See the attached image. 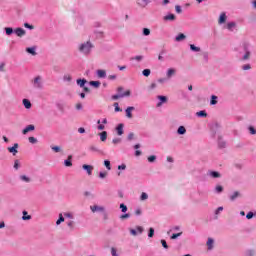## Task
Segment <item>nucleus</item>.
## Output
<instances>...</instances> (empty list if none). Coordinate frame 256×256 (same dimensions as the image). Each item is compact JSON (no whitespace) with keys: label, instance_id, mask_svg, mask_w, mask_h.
I'll return each mask as SVG.
<instances>
[{"label":"nucleus","instance_id":"ea45409f","mask_svg":"<svg viewBox=\"0 0 256 256\" xmlns=\"http://www.w3.org/2000/svg\"><path fill=\"white\" fill-rule=\"evenodd\" d=\"M141 201H145L147 199H149V195H147V193L143 192L140 196Z\"/></svg>","mask_w":256,"mask_h":256},{"label":"nucleus","instance_id":"a19ab883","mask_svg":"<svg viewBox=\"0 0 256 256\" xmlns=\"http://www.w3.org/2000/svg\"><path fill=\"white\" fill-rule=\"evenodd\" d=\"M21 181H25V183H29V181H31V179H29V177H27L26 175H22L20 176Z\"/></svg>","mask_w":256,"mask_h":256},{"label":"nucleus","instance_id":"4468645a","mask_svg":"<svg viewBox=\"0 0 256 256\" xmlns=\"http://www.w3.org/2000/svg\"><path fill=\"white\" fill-rule=\"evenodd\" d=\"M97 75L100 79H105V77H107V72L105 70H97Z\"/></svg>","mask_w":256,"mask_h":256},{"label":"nucleus","instance_id":"423d86ee","mask_svg":"<svg viewBox=\"0 0 256 256\" xmlns=\"http://www.w3.org/2000/svg\"><path fill=\"white\" fill-rule=\"evenodd\" d=\"M29 131H35V126L33 124L26 126L23 129L22 133H23V135H27L29 133Z\"/></svg>","mask_w":256,"mask_h":256},{"label":"nucleus","instance_id":"2eb2a0df","mask_svg":"<svg viewBox=\"0 0 256 256\" xmlns=\"http://www.w3.org/2000/svg\"><path fill=\"white\" fill-rule=\"evenodd\" d=\"M209 175L210 177H213V179H219V177H221V174L217 171H210Z\"/></svg>","mask_w":256,"mask_h":256},{"label":"nucleus","instance_id":"4be33fe9","mask_svg":"<svg viewBox=\"0 0 256 256\" xmlns=\"http://www.w3.org/2000/svg\"><path fill=\"white\" fill-rule=\"evenodd\" d=\"M236 23L235 22H229L228 24H227V30L228 31H233V28L234 27H236Z\"/></svg>","mask_w":256,"mask_h":256},{"label":"nucleus","instance_id":"4c0bfd02","mask_svg":"<svg viewBox=\"0 0 256 256\" xmlns=\"http://www.w3.org/2000/svg\"><path fill=\"white\" fill-rule=\"evenodd\" d=\"M5 32H6V35H13V28H11V27H6V28H5Z\"/></svg>","mask_w":256,"mask_h":256},{"label":"nucleus","instance_id":"7c9ffc66","mask_svg":"<svg viewBox=\"0 0 256 256\" xmlns=\"http://www.w3.org/2000/svg\"><path fill=\"white\" fill-rule=\"evenodd\" d=\"M173 75H175V69H173V68L168 69L167 77L171 78Z\"/></svg>","mask_w":256,"mask_h":256},{"label":"nucleus","instance_id":"de8ad7c7","mask_svg":"<svg viewBox=\"0 0 256 256\" xmlns=\"http://www.w3.org/2000/svg\"><path fill=\"white\" fill-rule=\"evenodd\" d=\"M52 151H54L55 153H59L61 151V147L59 146H52L51 147Z\"/></svg>","mask_w":256,"mask_h":256},{"label":"nucleus","instance_id":"6e6d98bb","mask_svg":"<svg viewBox=\"0 0 256 256\" xmlns=\"http://www.w3.org/2000/svg\"><path fill=\"white\" fill-rule=\"evenodd\" d=\"M135 138V134L133 133V132H130L129 134H128V141H133V139Z\"/></svg>","mask_w":256,"mask_h":256},{"label":"nucleus","instance_id":"5fc2aeb1","mask_svg":"<svg viewBox=\"0 0 256 256\" xmlns=\"http://www.w3.org/2000/svg\"><path fill=\"white\" fill-rule=\"evenodd\" d=\"M112 143H113L114 145H119V143H121V138H114V139L112 140Z\"/></svg>","mask_w":256,"mask_h":256},{"label":"nucleus","instance_id":"774afa93","mask_svg":"<svg viewBox=\"0 0 256 256\" xmlns=\"http://www.w3.org/2000/svg\"><path fill=\"white\" fill-rule=\"evenodd\" d=\"M253 212H249L247 215H246V218L247 219H253Z\"/></svg>","mask_w":256,"mask_h":256},{"label":"nucleus","instance_id":"7ed1b4c3","mask_svg":"<svg viewBox=\"0 0 256 256\" xmlns=\"http://www.w3.org/2000/svg\"><path fill=\"white\" fill-rule=\"evenodd\" d=\"M131 95V91L127 90L123 94H115L112 95L113 101H117V99H123V97H129Z\"/></svg>","mask_w":256,"mask_h":256},{"label":"nucleus","instance_id":"37998d69","mask_svg":"<svg viewBox=\"0 0 256 256\" xmlns=\"http://www.w3.org/2000/svg\"><path fill=\"white\" fill-rule=\"evenodd\" d=\"M155 235V229L153 228H149V231H148V237H153Z\"/></svg>","mask_w":256,"mask_h":256},{"label":"nucleus","instance_id":"052dcab7","mask_svg":"<svg viewBox=\"0 0 256 256\" xmlns=\"http://www.w3.org/2000/svg\"><path fill=\"white\" fill-rule=\"evenodd\" d=\"M161 243H162V247H164V249H169V245H167V241L161 240Z\"/></svg>","mask_w":256,"mask_h":256},{"label":"nucleus","instance_id":"72a5a7b5","mask_svg":"<svg viewBox=\"0 0 256 256\" xmlns=\"http://www.w3.org/2000/svg\"><path fill=\"white\" fill-rule=\"evenodd\" d=\"M142 75H144V77H149V75H151V70L150 69H144L142 71Z\"/></svg>","mask_w":256,"mask_h":256},{"label":"nucleus","instance_id":"6ab92c4d","mask_svg":"<svg viewBox=\"0 0 256 256\" xmlns=\"http://www.w3.org/2000/svg\"><path fill=\"white\" fill-rule=\"evenodd\" d=\"M213 243H214L213 238H208L207 247H208L209 251H211V249H213Z\"/></svg>","mask_w":256,"mask_h":256},{"label":"nucleus","instance_id":"393cba45","mask_svg":"<svg viewBox=\"0 0 256 256\" xmlns=\"http://www.w3.org/2000/svg\"><path fill=\"white\" fill-rule=\"evenodd\" d=\"M226 19H227V15H225V13H222L219 18L220 25L223 24L226 21Z\"/></svg>","mask_w":256,"mask_h":256},{"label":"nucleus","instance_id":"bf43d9fd","mask_svg":"<svg viewBox=\"0 0 256 256\" xmlns=\"http://www.w3.org/2000/svg\"><path fill=\"white\" fill-rule=\"evenodd\" d=\"M129 217H131V214L126 213L120 216V219H129Z\"/></svg>","mask_w":256,"mask_h":256},{"label":"nucleus","instance_id":"603ef678","mask_svg":"<svg viewBox=\"0 0 256 256\" xmlns=\"http://www.w3.org/2000/svg\"><path fill=\"white\" fill-rule=\"evenodd\" d=\"M156 159H157V156H155V155H152V156L148 157L149 163H153Z\"/></svg>","mask_w":256,"mask_h":256},{"label":"nucleus","instance_id":"e433bc0d","mask_svg":"<svg viewBox=\"0 0 256 256\" xmlns=\"http://www.w3.org/2000/svg\"><path fill=\"white\" fill-rule=\"evenodd\" d=\"M72 79H73V78H72L71 75H69V74H65L64 77H63V80H64V81H67L68 83L71 82Z\"/></svg>","mask_w":256,"mask_h":256},{"label":"nucleus","instance_id":"aec40b11","mask_svg":"<svg viewBox=\"0 0 256 256\" xmlns=\"http://www.w3.org/2000/svg\"><path fill=\"white\" fill-rule=\"evenodd\" d=\"M89 83H90L91 87H95L96 89L101 87V82H99V81H90Z\"/></svg>","mask_w":256,"mask_h":256},{"label":"nucleus","instance_id":"4d7b16f0","mask_svg":"<svg viewBox=\"0 0 256 256\" xmlns=\"http://www.w3.org/2000/svg\"><path fill=\"white\" fill-rule=\"evenodd\" d=\"M243 71H249L251 69V64H246L242 66Z\"/></svg>","mask_w":256,"mask_h":256},{"label":"nucleus","instance_id":"bb28decb","mask_svg":"<svg viewBox=\"0 0 256 256\" xmlns=\"http://www.w3.org/2000/svg\"><path fill=\"white\" fill-rule=\"evenodd\" d=\"M67 226L70 228V231H73V229H75V222L70 220L67 222Z\"/></svg>","mask_w":256,"mask_h":256},{"label":"nucleus","instance_id":"39448f33","mask_svg":"<svg viewBox=\"0 0 256 256\" xmlns=\"http://www.w3.org/2000/svg\"><path fill=\"white\" fill-rule=\"evenodd\" d=\"M17 149H19V144L17 143H15L13 147H8V151L9 153H12V155H17L18 153Z\"/></svg>","mask_w":256,"mask_h":256},{"label":"nucleus","instance_id":"a18cd8bd","mask_svg":"<svg viewBox=\"0 0 256 256\" xmlns=\"http://www.w3.org/2000/svg\"><path fill=\"white\" fill-rule=\"evenodd\" d=\"M143 35H145V37L151 35V30H149L148 28H144L143 29Z\"/></svg>","mask_w":256,"mask_h":256},{"label":"nucleus","instance_id":"c03bdc74","mask_svg":"<svg viewBox=\"0 0 256 256\" xmlns=\"http://www.w3.org/2000/svg\"><path fill=\"white\" fill-rule=\"evenodd\" d=\"M120 209H121V211H122V213H127V205H125V204H120Z\"/></svg>","mask_w":256,"mask_h":256},{"label":"nucleus","instance_id":"f704fd0d","mask_svg":"<svg viewBox=\"0 0 256 256\" xmlns=\"http://www.w3.org/2000/svg\"><path fill=\"white\" fill-rule=\"evenodd\" d=\"M104 165H105L106 169H108V171H111V161L105 160Z\"/></svg>","mask_w":256,"mask_h":256},{"label":"nucleus","instance_id":"79ce46f5","mask_svg":"<svg viewBox=\"0 0 256 256\" xmlns=\"http://www.w3.org/2000/svg\"><path fill=\"white\" fill-rule=\"evenodd\" d=\"M97 123H98V130L103 131L105 129V125L101 124V120H98Z\"/></svg>","mask_w":256,"mask_h":256},{"label":"nucleus","instance_id":"c9c22d12","mask_svg":"<svg viewBox=\"0 0 256 256\" xmlns=\"http://www.w3.org/2000/svg\"><path fill=\"white\" fill-rule=\"evenodd\" d=\"M197 116L198 117H207V112H205V110H201V111L197 112Z\"/></svg>","mask_w":256,"mask_h":256},{"label":"nucleus","instance_id":"8fccbe9b","mask_svg":"<svg viewBox=\"0 0 256 256\" xmlns=\"http://www.w3.org/2000/svg\"><path fill=\"white\" fill-rule=\"evenodd\" d=\"M181 235H183V232H179V233H176V234H173L170 239H177V237H181Z\"/></svg>","mask_w":256,"mask_h":256},{"label":"nucleus","instance_id":"6e6552de","mask_svg":"<svg viewBox=\"0 0 256 256\" xmlns=\"http://www.w3.org/2000/svg\"><path fill=\"white\" fill-rule=\"evenodd\" d=\"M131 111H135V107L129 106L126 109V117H128V119H132L133 118V114L131 113Z\"/></svg>","mask_w":256,"mask_h":256},{"label":"nucleus","instance_id":"69168bd1","mask_svg":"<svg viewBox=\"0 0 256 256\" xmlns=\"http://www.w3.org/2000/svg\"><path fill=\"white\" fill-rule=\"evenodd\" d=\"M114 107H115V111L116 112H119V111H121V109H120V107H119V103H114Z\"/></svg>","mask_w":256,"mask_h":256},{"label":"nucleus","instance_id":"473e14b6","mask_svg":"<svg viewBox=\"0 0 256 256\" xmlns=\"http://www.w3.org/2000/svg\"><path fill=\"white\" fill-rule=\"evenodd\" d=\"M225 141H222L221 138L218 139V147H220V149L225 148Z\"/></svg>","mask_w":256,"mask_h":256},{"label":"nucleus","instance_id":"1a4fd4ad","mask_svg":"<svg viewBox=\"0 0 256 256\" xmlns=\"http://www.w3.org/2000/svg\"><path fill=\"white\" fill-rule=\"evenodd\" d=\"M82 168L84 169V171H87L88 175H92V173H93V166L84 164L82 166Z\"/></svg>","mask_w":256,"mask_h":256},{"label":"nucleus","instance_id":"9d476101","mask_svg":"<svg viewBox=\"0 0 256 256\" xmlns=\"http://www.w3.org/2000/svg\"><path fill=\"white\" fill-rule=\"evenodd\" d=\"M157 99L160 101L157 103V107H161L163 103H167V96H158Z\"/></svg>","mask_w":256,"mask_h":256},{"label":"nucleus","instance_id":"dca6fc26","mask_svg":"<svg viewBox=\"0 0 256 256\" xmlns=\"http://www.w3.org/2000/svg\"><path fill=\"white\" fill-rule=\"evenodd\" d=\"M23 105L25 109H31V101L29 99H23Z\"/></svg>","mask_w":256,"mask_h":256},{"label":"nucleus","instance_id":"58836bf2","mask_svg":"<svg viewBox=\"0 0 256 256\" xmlns=\"http://www.w3.org/2000/svg\"><path fill=\"white\" fill-rule=\"evenodd\" d=\"M237 197H239V192H238V191L234 192V193L230 196V199H231V201H235V199H236Z\"/></svg>","mask_w":256,"mask_h":256},{"label":"nucleus","instance_id":"c85d7f7f","mask_svg":"<svg viewBox=\"0 0 256 256\" xmlns=\"http://www.w3.org/2000/svg\"><path fill=\"white\" fill-rule=\"evenodd\" d=\"M185 34L180 33L178 36H176L175 41L179 42V41H183V39H185Z\"/></svg>","mask_w":256,"mask_h":256},{"label":"nucleus","instance_id":"338daca9","mask_svg":"<svg viewBox=\"0 0 256 256\" xmlns=\"http://www.w3.org/2000/svg\"><path fill=\"white\" fill-rule=\"evenodd\" d=\"M14 169H19V160L14 161Z\"/></svg>","mask_w":256,"mask_h":256},{"label":"nucleus","instance_id":"9b49d317","mask_svg":"<svg viewBox=\"0 0 256 256\" xmlns=\"http://www.w3.org/2000/svg\"><path fill=\"white\" fill-rule=\"evenodd\" d=\"M73 156L69 155L68 159L64 161L65 167H73Z\"/></svg>","mask_w":256,"mask_h":256},{"label":"nucleus","instance_id":"20e7f679","mask_svg":"<svg viewBox=\"0 0 256 256\" xmlns=\"http://www.w3.org/2000/svg\"><path fill=\"white\" fill-rule=\"evenodd\" d=\"M149 3H151V0H136V5L141 9H145Z\"/></svg>","mask_w":256,"mask_h":256},{"label":"nucleus","instance_id":"ddd939ff","mask_svg":"<svg viewBox=\"0 0 256 256\" xmlns=\"http://www.w3.org/2000/svg\"><path fill=\"white\" fill-rule=\"evenodd\" d=\"M175 19H177L175 14H168V15L164 16V21H175Z\"/></svg>","mask_w":256,"mask_h":256},{"label":"nucleus","instance_id":"0e129e2a","mask_svg":"<svg viewBox=\"0 0 256 256\" xmlns=\"http://www.w3.org/2000/svg\"><path fill=\"white\" fill-rule=\"evenodd\" d=\"M64 217H67L68 219H73V214L67 212V213H64Z\"/></svg>","mask_w":256,"mask_h":256},{"label":"nucleus","instance_id":"f257e3e1","mask_svg":"<svg viewBox=\"0 0 256 256\" xmlns=\"http://www.w3.org/2000/svg\"><path fill=\"white\" fill-rule=\"evenodd\" d=\"M91 49H93V44H91V42H85L79 46L80 53H83L84 55H89Z\"/></svg>","mask_w":256,"mask_h":256},{"label":"nucleus","instance_id":"680f3d73","mask_svg":"<svg viewBox=\"0 0 256 256\" xmlns=\"http://www.w3.org/2000/svg\"><path fill=\"white\" fill-rule=\"evenodd\" d=\"M118 169H119V171H125V169H127V165H125V164L119 165Z\"/></svg>","mask_w":256,"mask_h":256},{"label":"nucleus","instance_id":"13d9d810","mask_svg":"<svg viewBox=\"0 0 256 256\" xmlns=\"http://www.w3.org/2000/svg\"><path fill=\"white\" fill-rule=\"evenodd\" d=\"M111 255L112 256H119V254H117V249H115V248H111Z\"/></svg>","mask_w":256,"mask_h":256},{"label":"nucleus","instance_id":"b1692460","mask_svg":"<svg viewBox=\"0 0 256 256\" xmlns=\"http://www.w3.org/2000/svg\"><path fill=\"white\" fill-rule=\"evenodd\" d=\"M31 215H27V211H23L22 220L23 221H30Z\"/></svg>","mask_w":256,"mask_h":256},{"label":"nucleus","instance_id":"cd10ccee","mask_svg":"<svg viewBox=\"0 0 256 256\" xmlns=\"http://www.w3.org/2000/svg\"><path fill=\"white\" fill-rule=\"evenodd\" d=\"M27 53H30V55H37V52H35V47L26 48Z\"/></svg>","mask_w":256,"mask_h":256},{"label":"nucleus","instance_id":"0eeeda50","mask_svg":"<svg viewBox=\"0 0 256 256\" xmlns=\"http://www.w3.org/2000/svg\"><path fill=\"white\" fill-rule=\"evenodd\" d=\"M90 209H91L92 213H95L96 211H100V212L105 211V207L98 206V205L91 206Z\"/></svg>","mask_w":256,"mask_h":256},{"label":"nucleus","instance_id":"09e8293b","mask_svg":"<svg viewBox=\"0 0 256 256\" xmlns=\"http://www.w3.org/2000/svg\"><path fill=\"white\" fill-rule=\"evenodd\" d=\"M28 141H29V143L35 144V143H37V138L31 136L28 138Z\"/></svg>","mask_w":256,"mask_h":256},{"label":"nucleus","instance_id":"a878e982","mask_svg":"<svg viewBox=\"0 0 256 256\" xmlns=\"http://www.w3.org/2000/svg\"><path fill=\"white\" fill-rule=\"evenodd\" d=\"M65 221L63 214H59V219L56 221V225H61Z\"/></svg>","mask_w":256,"mask_h":256},{"label":"nucleus","instance_id":"f03ea898","mask_svg":"<svg viewBox=\"0 0 256 256\" xmlns=\"http://www.w3.org/2000/svg\"><path fill=\"white\" fill-rule=\"evenodd\" d=\"M32 85L35 89H43V80L41 76H36L32 81Z\"/></svg>","mask_w":256,"mask_h":256},{"label":"nucleus","instance_id":"5701e85b","mask_svg":"<svg viewBox=\"0 0 256 256\" xmlns=\"http://www.w3.org/2000/svg\"><path fill=\"white\" fill-rule=\"evenodd\" d=\"M191 51H194L195 53H199L201 51V48L195 46V44H190Z\"/></svg>","mask_w":256,"mask_h":256},{"label":"nucleus","instance_id":"f8f14e48","mask_svg":"<svg viewBox=\"0 0 256 256\" xmlns=\"http://www.w3.org/2000/svg\"><path fill=\"white\" fill-rule=\"evenodd\" d=\"M14 33L17 35V37H23V35H25V30L23 28H16Z\"/></svg>","mask_w":256,"mask_h":256},{"label":"nucleus","instance_id":"3c124183","mask_svg":"<svg viewBox=\"0 0 256 256\" xmlns=\"http://www.w3.org/2000/svg\"><path fill=\"white\" fill-rule=\"evenodd\" d=\"M250 135H256V129L253 126H250L249 128Z\"/></svg>","mask_w":256,"mask_h":256},{"label":"nucleus","instance_id":"c756f323","mask_svg":"<svg viewBox=\"0 0 256 256\" xmlns=\"http://www.w3.org/2000/svg\"><path fill=\"white\" fill-rule=\"evenodd\" d=\"M100 139L101 141H107V131L100 133Z\"/></svg>","mask_w":256,"mask_h":256},{"label":"nucleus","instance_id":"49530a36","mask_svg":"<svg viewBox=\"0 0 256 256\" xmlns=\"http://www.w3.org/2000/svg\"><path fill=\"white\" fill-rule=\"evenodd\" d=\"M215 191L216 193H223V186L221 185L216 186Z\"/></svg>","mask_w":256,"mask_h":256},{"label":"nucleus","instance_id":"e2e57ef3","mask_svg":"<svg viewBox=\"0 0 256 256\" xmlns=\"http://www.w3.org/2000/svg\"><path fill=\"white\" fill-rule=\"evenodd\" d=\"M175 11H176V13L179 14V13H182L183 10L181 9V7L179 5H176L175 6Z\"/></svg>","mask_w":256,"mask_h":256},{"label":"nucleus","instance_id":"864d4df0","mask_svg":"<svg viewBox=\"0 0 256 256\" xmlns=\"http://www.w3.org/2000/svg\"><path fill=\"white\" fill-rule=\"evenodd\" d=\"M250 55H251V52L246 51V53H245L244 56H243V60H244V61H247V59H249Z\"/></svg>","mask_w":256,"mask_h":256},{"label":"nucleus","instance_id":"f3484780","mask_svg":"<svg viewBox=\"0 0 256 256\" xmlns=\"http://www.w3.org/2000/svg\"><path fill=\"white\" fill-rule=\"evenodd\" d=\"M178 135H185L187 133V129L184 126H180L177 130Z\"/></svg>","mask_w":256,"mask_h":256},{"label":"nucleus","instance_id":"412c9836","mask_svg":"<svg viewBox=\"0 0 256 256\" xmlns=\"http://www.w3.org/2000/svg\"><path fill=\"white\" fill-rule=\"evenodd\" d=\"M116 131H117V134H118V135H123V124H119V125L116 127Z\"/></svg>","mask_w":256,"mask_h":256},{"label":"nucleus","instance_id":"2f4dec72","mask_svg":"<svg viewBox=\"0 0 256 256\" xmlns=\"http://www.w3.org/2000/svg\"><path fill=\"white\" fill-rule=\"evenodd\" d=\"M210 105H217V96L212 95Z\"/></svg>","mask_w":256,"mask_h":256},{"label":"nucleus","instance_id":"a211bd4d","mask_svg":"<svg viewBox=\"0 0 256 256\" xmlns=\"http://www.w3.org/2000/svg\"><path fill=\"white\" fill-rule=\"evenodd\" d=\"M77 85H79V87H85V83H87L86 79H77L76 81Z\"/></svg>","mask_w":256,"mask_h":256}]
</instances>
